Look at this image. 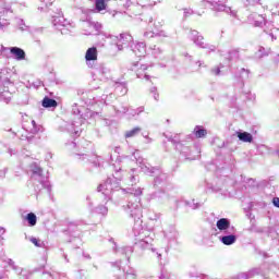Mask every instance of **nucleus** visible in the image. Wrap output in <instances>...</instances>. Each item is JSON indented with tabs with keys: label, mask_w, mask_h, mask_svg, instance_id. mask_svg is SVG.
<instances>
[{
	"label": "nucleus",
	"mask_w": 279,
	"mask_h": 279,
	"mask_svg": "<svg viewBox=\"0 0 279 279\" xmlns=\"http://www.w3.org/2000/svg\"><path fill=\"white\" fill-rule=\"evenodd\" d=\"M121 193L129 194V203L126 206H123L124 211L131 219H134L135 226H141V223H143V220H141V217H143V211L141 209V196L143 195V190H141V187H128L121 189Z\"/></svg>",
	"instance_id": "f257e3e1"
},
{
	"label": "nucleus",
	"mask_w": 279,
	"mask_h": 279,
	"mask_svg": "<svg viewBox=\"0 0 279 279\" xmlns=\"http://www.w3.org/2000/svg\"><path fill=\"white\" fill-rule=\"evenodd\" d=\"M31 181L36 197L45 193L48 195L51 193V183L49 182V177L45 175L43 168H40L38 163L31 165Z\"/></svg>",
	"instance_id": "f03ea898"
},
{
	"label": "nucleus",
	"mask_w": 279,
	"mask_h": 279,
	"mask_svg": "<svg viewBox=\"0 0 279 279\" xmlns=\"http://www.w3.org/2000/svg\"><path fill=\"white\" fill-rule=\"evenodd\" d=\"M72 114L76 117V120L71 123H65V130L73 136H80L82 134V125H84V121L93 117V111L86 109L85 107H78L77 104L72 105Z\"/></svg>",
	"instance_id": "7ed1b4c3"
},
{
	"label": "nucleus",
	"mask_w": 279,
	"mask_h": 279,
	"mask_svg": "<svg viewBox=\"0 0 279 279\" xmlns=\"http://www.w3.org/2000/svg\"><path fill=\"white\" fill-rule=\"evenodd\" d=\"M133 234L135 236V244H134V250L135 252H138V250L141 251L136 256L138 258H141V256H143V252H145V250H150L153 254H156L157 258L160 260V258H162V255L156 251V248H154V246L150 244L149 241H151V239L145 236V230L143 229V227L141 225H134L133 227Z\"/></svg>",
	"instance_id": "20e7f679"
},
{
	"label": "nucleus",
	"mask_w": 279,
	"mask_h": 279,
	"mask_svg": "<svg viewBox=\"0 0 279 279\" xmlns=\"http://www.w3.org/2000/svg\"><path fill=\"white\" fill-rule=\"evenodd\" d=\"M114 169L112 177H109L105 183L99 184L97 187V192L102 193L106 199H112V192L119 191L121 180H123V174L121 173L123 170L121 168L117 169V167Z\"/></svg>",
	"instance_id": "39448f33"
},
{
	"label": "nucleus",
	"mask_w": 279,
	"mask_h": 279,
	"mask_svg": "<svg viewBox=\"0 0 279 279\" xmlns=\"http://www.w3.org/2000/svg\"><path fill=\"white\" fill-rule=\"evenodd\" d=\"M137 165L143 173L146 175H151L154 179V186L162 184L167 180V175L158 167H151V163L147 159L138 158Z\"/></svg>",
	"instance_id": "423d86ee"
},
{
	"label": "nucleus",
	"mask_w": 279,
	"mask_h": 279,
	"mask_svg": "<svg viewBox=\"0 0 279 279\" xmlns=\"http://www.w3.org/2000/svg\"><path fill=\"white\" fill-rule=\"evenodd\" d=\"M166 138L170 143H173L175 145L177 151L180 153L181 157L184 158V160H195V157L191 156V146L189 145V142H181L180 141V135H167L163 134Z\"/></svg>",
	"instance_id": "0eeeda50"
},
{
	"label": "nucleus",
	"mask_w": 279,
	"mask_h": 279,
	"mask_svg": "<svg viewBox=\"0 0 279 279\" xmlns=\"http://www.w3.org/2000/svg\"><path fill=\"white\" fill-rule=\"evenodd\" d=\"M52 25L54 29L61 32V34L66 35L71 29H73V24L69 20L64 19L62 12L59 11L56 15H52Z\"/></svg>",
	"instance_id": "6e6552de"
},
{
	"label": "nucleus",
	"mask_w": 279,
	"mask_h": 279,
	"mask_svg": "<svg viewBox=\"0 0 279 279\" xmlns=\"http://www.w3.org/2000/svg\"><path fill=\"white\" fill-rule=\"evenodd\" d=\"M248 21L253 23L255 27H264V32H266V34H269L272 39L276 38L274 37V33L271 32L274 24H271V22H267V19H265L264 15L253 13L248 16Z\"/></svg>",
	"instance_id": "1a4fd4ad"
},
{
	"label": "nucleus",
	"mask_w": 279,
	"mask_h": 279,
	"mask_svg": "<svg viewBox=\"0 0 279 279\" xmlns=\"http://www.w3.org/2000/svg\"><path fill=\"white\" fill-rule=\"evenodd\" d=\"M201 8H210L214 12H226L231 16H236V11H232V8L221 3V1L203 0L199 2Z\"/></svg>",
	"instance_id": "9d476101"
},
{
	"label": "nucleus",
	"mask_w": 279,
	"mask_h": 279,
	"mask_svg": "<svg viewBox=\"0 0 279 279\" xmlns=\"http://www.w3.org/2000/svg\"><path fill=\"white\" fill-rule=\"evenodd\" d=\"M190 38L201 49H207V51H217V47L215 45L204 43V37L199 35V32L197 31H191Z\"/></svg>",
	"instance_id": "9b49d317"
},
{
	"label": "nucleus",
	"mask_w": 279,
	"mask_h": 279,
	"mask_svg": "<svg viewBox=\"0 0 279 279\" xmlns=\"http://www.w3.org/2000/svg\"><path fill=\"white\" fill-rule=\"evenodd\" d=\"M218 239L222 245H234L236 243V229H233L231 231H227L225 233H220L218 235Z\"/></svg>",
	"instance_id": "f8f14e48"
},
{
	"label": "nucleus",
	"mask_w": 279,
	"mask_h": 279,
	"mask_svg": "<svg viewBox=\"0 0 279 279\" xmlns=\"http://www.w3.org/2000/svg\"><path fill=\"white\" fill-rule=\"evenodd\" d=\"M216 228H217V230H219V232L217 233L218 235L223 234L226 232H230L232 230H236V228H234V226H232V223L230 222V219H228V218L218 219L216 222Z\"/></svg>",
	"instance_id": "ddd939ff"
},
{
	"label": "nucleus",
	"mask_w": 279,
	"mask_h": 279,
	"mask_svg": "<svg viewBox=\"0 0 279 279\" xmlns=\"http://www.w3.org/2000/svg\"><path fill=\"white\" fill-rule=\"evenodd\" d=\"M134 44V38L129 33L120 34V39L117 44V48L119 51H123L125 47H132Z\"/></svg>",
	"instance_id": "4468645a"
},
{
	"label": "nucleus",
	"mask_w": 279,
	"mask_h": 279,
	"mask_svg": "<svg viewBox=\"0 0 279 279\" xmlns=\"http://www.w3.org/2000/svg\"><path fill=\"white\" fill-rule=\"evenodd\" d=\"M89 32H85V36H99L104 32V25L99 22H86Z\"/></svg>",
	"instance_id": "2eb2a0df"
},
{
	"label": "nucleus",
	"mask_w": 279,
	"mask_h": 279,
	"mask_svg": "<svg viewBox=\"0 0 279 279\" xmlns=\"http://www.w3.org/2000/svg\"><path fill=\"white\" fill-rule=\"evenodd\" d=\"M163 236L167 239L168 243H172L173 241H178V239H180V232H178L175 226L170 225L163 230Z\"/></svg>",
	"instance_id": "dca6fc26"
},
{
	"label": "nucleus",
	"mask_w": 279,
	"mask_h": 279,
	"mask_svg": "<svg viewBox=\"0 0 279 279\" xmlns=\"http://www.w3.org/2000/svg\"><path fill=\"white\" fill-rule=\"evenodd\" d=\"M131 51H133L137 58H145L147 54V45L143 41L132 44Z\"/></svg>",
	"instance_id": "f3484780"
},
{
	"label": "nucleus",
	"mask_w": 279,
	"mask_h": 279,
	"mask_svg": "<svg viewBox=\"0 0 279 279\" xmlns=\"http://www.w3.org/2000/svg\"><path fill=\"white\" fill-rule=\"evenodd\" d=\"M109 241L110 243H113V250L116 254H123L126 257L128 263H130V256L134 254V248L132 246H124L117 250V243H114V239L111 238Z\"/></svg>",
	"instance_id": "a211bd4d"
},
{
	"label": "nucleus",
	"mask_w": 279,
	"mask_h": 279,
	"mask_svg": "<svg viewBox=\"0 0 279 279\" xmlns=\"http://www.w3.org/2000/svg\"><path fill=\"white\" fill-rule=\"evenodd\" d=\"M96 77L100 80V82H106V80H109L110 77V69H108L106 65H99V68L95 72Z\"/></svg>",
	"instance_id": "6ab92c4d"
},
{
	"label": "nucleus",
	"mask_w": 279,
	"mask_h": 279,
	"mask_svg": "<svg viewBox=\"0 0 279 279\" xmlns=\"http://www.w3.org/2000/svg\"><path fill=\"white\" fill-rule=\"evenodd\" d=\"M10 49V53L13 56L14 60H17L19 62H21V60H25V50H23V48L20 47H11Z\"/></svg>",
	"instance_id": "aec40b11"
},
{
	"label": "nucleus",
	"mask_w": 279,
	"mask_h": 279,
	"mask_svg": "<svg viewBox=\"0 0 279 279\" xmlns=\"http://www.w3.org/2000/svg\"><path fill=\"white\" fill-rule=\"evenodd\" d=\"M207 191H211V193H219L225 197L226 195H228V191L223 190V186L221 185V183H217L216 185H214L213 183H208Z\"/></svg>",
	"instance_id": "412c9836"
},
{
	"label": "nucleus",
	"mask_w": 279,
	"mask_h": 279,
	"mask_svg": "<svg viewBox=\"0 0 279 279\" xmlns=\"http://www.w3.org/2000/svg\"><path fill=\"white\" fill-rule=\"evenodd\" d=\"M235 134L239 141H241L242 143H252L254 141V136L252 135V133L240 130L235 132Z\"/></svg>",
	"instance_id": "4be33fe9"
},
{
	"label": "nucleus",
	"mask_w": 279,
	"mask_h": 279,
	"mask_svg": "<svg viewBox=\"0 0 279 279\" xmlns=\"http://www.w3.org/2000/svg\"><path fill=\"white\" fill-rule=\"evenodd\" d=\"M85 60L87 64H90V62H95V60H97V47H92L86 50Z\"/></svg>",
	"instance_id": "5701e85b"
},
{
	"label": "nucleus",
	"mask_w": 279,
	"mask_h": 279,
	"mask_svg": "<svg viewBox=\"0 0 279 279\" xmlns=\"http://www.w3.org/2000/svg\"><path fill=\"white\" fill-rule=\"evenodd\" d=\"M41 106L43 108H58V101L53 98H49L48 96H46L41 100Z\"/></svg>",
	"instance_id": "b1692460"
},
{
	"label": "nucleus",
	"mask_w": 279,
	"mask_h": 279,
	"mask_svg": "<svg viewBox=\"0 0 279 279\" xmlns=\"http://www.w3.org/2000/svg\"><path fill=\"white\" fill-rule=\"evenodd\" d=\"M193 134L196 136V138H205V136L208 134V131L202 125H196L194 128Z\"/></svg>",
	"instance_id": "393cba45"
},
{
	"label": "nucleus",
	"mask_w": 279,
	"mask_h": 279,
	"mask_svg": "<svg viewBox=\"0 0 279 279\" xmlns=\"http://www.w3.org/2000/svg\"><path fill=\"white\" fill-rule=\"evenodd\" d=\"M140 64L141 63H138V62H136V63H134L133 64V66H140ZM149 66L147 65V64H141V68H140V70H137V72H136V75H137V77L141 80L142 77H145L146 78V81H149V75L148 74H142L141 73V71H147V69H148Z\"/></svg>",
	"instance_id": "a878e982"
},
{
	"label": "nucleus",
	"mask_w": 279,
	"mask_h": 279,
	"mask_svg": "<svg viewBox=\"0 0 279 279\" xmlns=\"http://www.w3.org/2000/svg\"><path fill=\"white\" fill-rule=\"evenodd\" d=\"M148 50L150 51L151 56L154 58H162V49L160 46L157 45H150Z\"/></svg>",
	"instance_id": "bb28decb"
},
{
	"label": "nucleus",
	"mask_w": 279,
	"mask_h": 279,
	"mask_svg": "<svg viewBox=\"0 0 279 279\" xmlns=\"http://www.w3.org/2000/svg\"><path fill=\"white\" fill-rule=\"evenodd\" d=\"M114 110H116V113L118 114V117L128 114V111H129L128 104H120L114 107Z\"/></svg>",
	"instance_id": "cd10ccee"
},
{
	"label": "nucleus",
	"mask_w": 279,
	"mask_h": 279,
	"mask_svg": "<svg viewBox=\"0 0 279 279\" xmlns=\"http://www.w3.org/2000/svg\"><path fill=\"white\" fill-rule=\"evenodd\" d=\"M244 5L247 10H256L260 7V0H244Z\"/></svg>",
	"instance_id": "c85d7f7f"
},
{
	"label": "nucleus",
	"mask_w": 279,
	"mask_h": 279,
	"mask_svg": "<svg viewBox=\"0 0 279 279\" xmlns=\"http://www.w3.org/2000/svg\"><path fill=\"white\" fill-rule=\"evenodd\" d=\"M26 221L31 228H34L38 223V217L34 213H28L26 215Z\"/></svg>",
	"instance_id": "c756f323"
},
{
	"label": "nucleus",
	"mask_w": 279,
	"mask_h": 279,
	"mask_svg": "<svg viewBox=\"0 0 279 279\" xmlns=\"http://www.w3.org/2000/svg\"><path fill=\"white\" fill-rule=\"evenodd\" d=\"M142 112H145V107H138L137 109H129L126 112L128 119H134L136 114H141Z\"/></svg>",
	"instance_id": "7c9ffc66"
},
{
	"label": "nucleus",
	"mask_w": 279,
	"mask_h": 279,
	"mask_svg": "<svg viewBox=\"0 0 279 279\" xmlns=\"http://www.w3.org/2000/svg\"><path fill=\"white\" fill-rule=\"evenodd\" d=\"M77 156H82L83 160H89V162H92V165H94V167H101V163L99 162V157L97 156H93L90 159H88V155L83 154V155H77Z\"/></svg>",
	"instance_id": "2f4dec72"
},
{
	"label": "nucleus",
	"mask_w": 279,
	"mask_h": 279,
	"mask_svg": "<svg viewBox=\"0 0 279 279\" xmlns=\"http://www.w3.org/2000/svg\"><path fill=\"white\" fill-rule=\"evenodd\" d=\"M106 8H108V4H106V0H95L96 12H104Z\"/></svg>",
	"instance_id": "473e14b6"
},
{
	"label": "nucleus",
	"mask_w": 279,
	"mask_h": 279,
	"mask_svg": "<svg viewBox=\"0 0 279 279\" xmlns=\"http://www.w3.org/2000/svg\"><path fill=\"white\" fill-rule=\"evenodd\" d=\"M116 93H119V95H128V84L125 83H119L116 86Z\"/></svg>",
	"instance_id": "72a5a7b5"
},
{
	"label": "nucleus",
	"mask_w": 279,
	"mask_h": 279,
	"mask_svg": "<svg viewBox=\"0 0 279 279\" xmlns=\"http://www.w3.org/2000/svg\"><path fill=\"white\" fill-rule=\"evenodd\" d=\"M141 134V128L135 126L134 129L125 132V138H134V136H138Z\"/></svg>",
	"instance_id": "f704fd0d"
},
{
	"label": "nucleus",
	"mask_w": 279,
	"mask_h": 279,
	"mask_svg": "<svg viewBox=\"0 0 279 279\" xmlns=\"http://www.w3.org/2000/svg\"><path fill=\"white\" fill-rule=\"evenodd\" d=\"M227 60H229V62H233L234 60H239V49H231L228 52Z\"/></svg>",
	"instance_id": "c9c22d12"
},
{
	"label": "nucleus",
	"mask_w": 279,
	"mask_h": 279,
	"mask_svg": "<svg viewBox=\"0 0 279 279\" xmlns=\"http://www.w3.org/2000/svg\"><path fill=\"white\" fill-rule=\"evenodd\" d=\"M0 101H4V104H10V101H12V93L10 92L0 93Z\"/></svg>",
	"instance_id": "e433bc0d"
},
{
	"label": "nucleus",
	"mask_w": 279,
	"mask_h": 279,
	"mask_svg": "<svg viewBox=\"0 0 279 279\" xmlns=\"http://www.w3.org/2000/svg\"><path fill=\"white\" fill-rule=\"evenodd\" d=\"M44 275L47 274L50 278L52 279H66V277L64 275H60L56 271H47V270H44L43 272Z\"/></svg>",
	"instance_id": "4c0bfd02"
},
{
	"label": "nucleus",
	"mask_w": 279,
	"mask_h": 279,
	"mask_svg": "<svg viewBox=\"0 0 279 279\" xmlns=\"http://www.w3.org/2000/svg\"><path fill=\"white\" fill-rule=\"evenodd\" d=\"M28 241L35 245V247H45V242L40 239L31 236L28 238Z\"/></svg>",
	"instance_id": "58836bf2"
},
{
	"label": "nucleus",
	"mask_w": 279,
	"mask_h": 279,
	"mask_svg": "<svg viewBox=\"0 0 279 279\" xmlns=\"http://www.w3.org/2000/svg\"><path fill=\"white\" fill-rule=\"evenodd\" d=\"M95 213H97L98 215H102L104 217H106V215H108V207H106L105 205H98L95 208Z\"/></svg>",
	"instance_id": "ea45409f"
},
{
	"label": "nucleus",
	"mask_w": 279,
	"mask_h": 279,
	"mask_svg": "<svg viewBox=\"0 0 279 279\" xmlns=\"http://www.w3.org/2000/svg\"><path fill=\"white\" fill-rule=\"evenodd\" d=\"M10 27V21L5 19H0V32H8Z\"/></svg>",
	"instance_id": "a19ab883"
},
{
	"label": "nucleus",
	"mask_w": 279,
	"mask_h": 279,
	"mask_svg": "<svg viewBox=\"0 0 279 279\" xmlns=\"http://www.w3.org/2000/svg\"><path fill=\"white\" fill-rule=\"evenodd\" d=\"M147 217L150 221H158L160 219V214L149 210Z\"/></svg>",
	"instance_id": "79ce46f5"
},
{
	"label": "nucleus",
	"mask_w": 279,
	"mask_h": 279,
	"mask_svg": "<svg viewBox=\"0 0 279 279\" xmlns=\"http://www.w3.org/2000/svg\"><path fill=\"white\" fill-rule=\"evenodd\" d=\"M15 22L21 32H26L27 25L25 24V21L23 19H15Z\"/></svg>",
	"instance_id": "37998d69"
},
{
	"label": "nucleus",
	"mask_w": 279,
	"mask_h": 279,
	"mask_svg": "<svg viewBox=\"0 0 279 279\" xmlns=\"http://www.w3.org/2000/svg\"><path fill=\"white\" fill-rule=\"evenodd\" d=\"M221 69H223V64H219L210 70L211 75H221Z\"/></svg>",
	"instance_id": "c03bdc74"
},
{
	"label": "nucleus",
	"mask_w": 279,
	"mask_h": 279,
	"mask_svg": "<svg viewBox=\"0 0 279 279\" xmlns=\"http://www.w3.org/2000/svg\"><path fill=\"white\" fill-rule=\"evenodd\" d=\"M163 197H167V193H165V191L155 192L151 195V199H156V198H161L162 199Z\"/></svg>",
	"instance_id": "a18cd8bd"
},
{
	"label": "nucleus",
	"mask_w": 279,
	"mask_h": 279,
	"mask_svg": "<svg viewBox=\"0 0 279 279\" xmlns=\"http://www.w3.org/2000/svg\"><path fill=\"white\" fill-rule=\"evenodd\" d=\"M186 206H190V208H192V210H197V208H199V206H202L199 203H195V199H193L192 202H185Z\"/></svg>",
	"instance_id": "49530a36"
},
{
	"label": "nucleus",
	"mask_w": 279,
	"mask_h": 279,
	"mask_svg": "<svg viewBox=\"0 0 279 279\" xmlns=\"http://www.w3.org/2000/svg\"><path fill=\"white\" fill-rule=\"evenodd\" d=\"M32 125H33V129H32V133L33 134H38V132H40V125L36 124V121H32Z\"/></svg>",
	"instance_id": "de8ad7c7"
},
{
	"label": "nucleus",
	"mask_w": 279,
	"mask_h": 279,
	"mask_svg": "<svg viewBox=\"0 0 279 279\" xmlns=\"http://www.w3.org/2000/svg\"><path fill=\"white\" fill-rule=\"evenodd\" d=\"M240 77H242V80L248 78L250 77V70L242 69Z\"/></svg>",
	"instance_id": "09e8293b"
},
{
	"label": "nucleus",
	"mask_w": 279,
	"mask_h": 279,
	"mask_svg": "<svg viewBox=\"0 0 279 279\" xmlns=\"http://www.w3.org/2000/svg\"><path fill=\"white\" fill-rule=\"evenodd\" d=\"M38 138L40 137H36L35 135H31L26 137L27 143H38Z\"/></svg>",
	"instance_id": "8fccbe9b"
},
{
	"label": "nucleus",
	"mask_w": 279,
	"mask_h": 279,
	"mask_svg": "<svg viewBox=\"0 0 279 279\" xmlns=\"http://www.w3.org/2000/svg\"><path fill=\"white\" fill-rule=\"evenodd\" d=\"M191 15H193V9H184V17L189 19Z\"/></svg>",
	"instance_id": "3c124183"
},
{
	"label": "nucleus",
	"mask_w": 279,
	"mask_h": 279,
	"mask_svg": "<svg viewBox=\"0 0 279 279\" xmlns=\"http://www.w3.org/2000/svg\"><path fill=\"white\" fill-rule=\"evenodd\" d=\"M7 173H8V168H4L3 170H0L1 180L5 179Z\"/></svg>",
	"instance_id": "603ef678"
},
{
	"label": "nucleus",
	"mask_w": 279,
	"mask_h": 279,
	"mask_svg": "<svg viewBox=\"0 0 279 279\" xmlns=\"http://www.w3.org/2000/svg\"><path fill=\"white\" fill-rule=\"evenodd\" d=\"M150 93H153V97H154V99L156 100V101H158V93H156V87H153L151 89H150Z\"/></svg>",
	"instance_id": "864d4df0"
},
{
	"label": "nucleus",
	"mask_w": 279,
	"mask_h": 279,
	"mask_svg": "<svg viewBox=\"0 0 279 279\" xmlns=\"http://www.w3.org/2000/svg\"><path fill=\"white\" fill-rule=\"evenodd\" d=\"M272 206H275V208H279V197L272 198Z\"/></svg>",
	"instance_id": "5fc2aeb1"
},
{
	"label": "nucleus",
	"mask_w": 279,
	"mask_h": 279,
	"mask_svg": "<svg viewBox=\"0 0 279 279\" xmlns=\"http://www.w3.org/2000/svg\"><path fill=\"white\" fill-rule=\"evenodd\" d=\"M130 178H131V184H132V186H134V184H136V182H138V179L134 174H131Z\"/></svg>",
	"instance_id": "6e6d98bb"
},
{
	"label": "nucleus",
	"mask_w": 279,
	"mask_h": 279,
	"mask_svg": "<svg viewBox=\"0 0 279 279\" xmlns=\"http://www.w3.org/2000/svg\"><path fill=\"white\" fill-rule=\"evenodd\" d=\"M144 38H154V32H145Z\"/></svg>",
	"instance_id": "4d7b16f0"
},
{
	"label": "nucleus",
	"mask_w": 279,
	"mask_h": 279,
	"mask_svg": "<svg viewBox=\"0 0 279 279\" xmlns=\"http://www.w3.org/2000/svg\"><path fill=\"white\" fill-rule=\"evenodd\" d=\"M43 3H45L46 8H49V5H53V0H41Z\"/></svg>",
	"instance_id": "13d9d810"
},
{
	"label": "nucleus",
	"mask_w": 279,
	"mask_h": 279,
	"mask_svg": "<svg viewBox=\"0 0 279 279\" xmlns=\"http://www.w3.org/2000/svg\"><path fill=\"white\" fill-rule=\"evenodd\" d=\"M69 149H75V147H77V144L75 142H70L66 144Z\"/></svg>",
	"instance_id": "bf43d9fd"
},
{
	"label": "nucleus",
	"mask_w": 279,
	"mask_h": 279,
	"mask_svg": "<svg viewBox=\"0 0 279 279\" xmlns=\"http://www.w3.org/2000/svg\"><path fill=\"white\" fill-rule=\"evenodd\" d=\"M112 267L121 269V262L111 263Z\"/></svg>",
	"instance_id": "052dcab7"
},
{
	"label": "nucleus",
	"mask_w": 279,
	"mask_h": 279,
	"mask_svg": "<svg viewBox=\"0 0 279 279\" xmlns=\"http://www.w3.org/2000/svg\"><path fill=\"white\" fill-rule=\"evenodd\" d=\"M8 265L10 266V267H16V265H14V260H12V259H8Z\"/></svg>",
	"instance_id": "680f3d73"
},
{
	"label": "nucleus",
	"mask_w": 279,
	"mask_h": 279,
	"mask_svg": "<svg viewBox=\"0 0 279 279\" xmlns=\"http://www.w3.org/2000/svg\"><path fill=\"white\" fill-rule=\"evenodd\" d=\"M132 5V1L126 0L125 4H123L124 8H130Z\"/></svg>",
	"instance_id": "e2e57ef3"
},
{
	"label": "nucleus",
	"mask_w": 279,
	"mask_h": 279,
	"mask_svg": "<svg viewBox=\"0 0 279 279\" xmlns=\"http://www.w3.org/2000/svg\"><path fill=\"white\" fill-rule=\"evenodd\" d=\"M62 256H63L65 263H70V260H69V255H66L65 253H63Z\"/></svg>",
	"instance_id": "0e129e2a"
},
{
	"label": "nucleus",
	"mask_w": 279,
	"mask_h": 279,
	"mask_svg": "<svg viewBox=\"0 0 279 279\" xmlns=\"http://www.w3.org/2000/svg\"><path fill=\"white\" fill-rule=\"evenodd\" d=\"M86 201L88 202L89 206H93V202H90V196H86Z\"/></svg>",
	"instance_id": "69168bd1"
},
{
	"label": "nucleus",
	"mask_w": 279,
	"mask_h": 279,
	"mask_svg": "<svg viewBox=\"0 0 279 279\" xmlns=\"http://www.w3.org/2000/svg\"><path fill=\"white\" fill-rule=\"evenodd\" d=\"M190 277H191V278H199L198 275H195V274H193V272H190Z\"/></svg>",
	"instance_id": "338daca9"
},
{
	"label": "nucleus",
	"mask_w": 279,
	"mask_h": 279,
	"mask_svg": "<svg viewBox=\"0 0 279 279\" xmlns=\"http://www.w3.org/2000/svg\"><path fill=\"white\" fill-rule=\"evenodd\" d=\"M196 64H198V66H206L204 65V61H197Z\"/></svg>",
	"instance_id": "774afa93"
}]
</instances>
